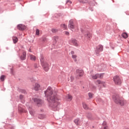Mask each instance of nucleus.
<instances>
[{
    "label": "nucleus",
    "instance_id": "f257e3e1",
    "mask_svg": "<svg viewBox=\"0 0 129 129\" xmlns=\"http://www.w3.org/2000/svg\"><path fill=\"white\" fill-rule=\"evenodd\" d=\"M44 93L47 97L49 106L52 108H56L60 104V102H59L60 98L57 96L56 94L53 93L51 87H48Z\"/></svg>",
    "mask_w": 129,
    "mask_h": 129
},
{
    "label": "nucleus",
    "instance_id": "f03ea898",
    "mask_svg": "<svg viewBox=\"0 0 129 129\" xmlns=\"http://www.w3.org/2000/svg\"><path fill=\"white\" fill-rule=\"evenodd\" d=\"M113 99L115 103L119 104L121 106L124 105L125 103H126V102L123 99V98H120L118 96H114L113 97Z\"/></svg>",
    "mask_w": 129,
    "mask_h": 129
},
{
    "label": "nucleus",
    "instance_id": "7ed1b4c3",
    "mask_svg": "<svg viewBox=\"0 0 129 129\" xmlns=\"http://www.w3.org/2000/svg\"><path fill=\"white\" fill-rule=\"evenodd\" d=\"M40 61L44 70L46 72L48 71L49 64H48V63L46 61H45V59H44V57L41 56Z\"/></svg>",
    "mask_w": 129,
    "mask_h": 129
},
{
    "label": "nucleus",
    "instance_id": "20e7f679",
    "mask_svg": "<svg viewBox=\"0 0 129 129\" xmlns=\"http://www.w3.org/2000/svg\"><path fill=\"white\" fill-rule=\"evenodd\" d=\"M76 72V78H77V79H80V78H81V77L83 76V71L78 70H77Z\"/></svg>",
    "mask_w": 129,
    "mask_h": 129
},
{
    "label": "nucleus",
    "instance_id": "39448f33",
    "mask_svg": "<svg viewBox=\"0 0 129 129\" xmlns=\"http://www.w3.org/2000/svg\"><path fill=\"white\" fill-rule=\"evenodd\" d=\"M113 80L114 83L117 85H120L121 84V80L119 78L118 76H115L113 78Z\"/></svg>",
    "mask_w": 129,
    "mask_h": 129
},
{
    "label": "nucleus",
    "instance_id": "423d86ee",
    "mask_svg": "<svg viewBox=\"0 0 129 129\" xmlns=\"http://www.w3.org/2000/svg\"><path fill=\"white\" fill-rule=\"evenodd\" d=\"M32 89L33 90H35V91H39V90L41 89V86L38 83H35L34 85H33Z\"/></svg>",
    "mask_w": 129,
    "mask_h": 129
},
{
    "label": "nucleus",
    "instance_id": "0eeeda50",
    "mask_svg": "<svg viewBox=\"0 0 129 129\" xmlns=\"http://www.w3.org/2000/svg\"><path fill=\"white\" fill-rule=\"evenodd\" d=\"M103 51V46L101 45H99L96 48V54H99L100 52H102Z\"/></svg>",
    "mask_w": 129,
    "mask_h": 129
},
{
    "label": "nucleus",
    "instance_id": "6e6552de",
    "mask_svg": "<svg viewBox=\"0 0 129 129\" xmlns=\"http://www.w3.org/2000/svg\"><path fill=\"white\" fill-rule=\"evenodd\" d=\"M103 77V74H97L96 75H93L92 76V78L93 79H97V78H102Z\"/></svg>",
    "mask_w": 129,
    "mask_h": 129
},
{
    "label": "nucleus",
    "instance_id": "1a4fd4ad",
    "mask_svg": "<svg viewBox=\"0 0 129 129\" xmlns=\"http://www.w3.org/2000/svg\"><path fill=\"white\" fill-rule=\"evenodd\" d=\"M69 28L72 30V29H75V26H74V23L73 22V20H70L69 22Z\"/></svg>",
    "mask_w": 129,
    "mask_h": 129
},
{
    "label": "nucleus",
    "instance_id": "9d476101",
    "mask_svg": "<svg viewBox=\"0 0 129 129\" xmlns=\"http://www.w3.org/2000/svg\"><path fill=\"white\" fill-rule=\"evenodd\" d=\"M34 101L37 104V105H38V106L43 103V101L37 98L34 99Z\"/></svg>",
    "mask_w": 129,
    "mask_h": 129
},
{
    "label": "nucleus",
    "instance_id": "9b49d317",
    "mask_svg": "<svg viewBox=\"0 0 129 129\" xmlns=\"http://www.w3.org/2000/svg\"><path fill=\"white\" fill-rule=\"evenodd\" d=\"M17 28L18 30H20V31H24V30H26V26L23 24L18 25Z\"/></svg>",
    "mask_w": 129,
    "mask_h": 129
},
{
    "label": "nucleus",
    "instance_id": "f8f14e48",
    "mask_svg": "<svg viewBox=\"0 0 129 129\" xmlns=\"http://www.w3.org/2000/svg\"><path fill=\"white\" fill-rule=\"evenodd\" d=\"M102 125L101 129H108V126L106 125V122L104 121L102 123Z\"/></svg>",
    "mask_w": 129,
    "mask_h": 129
},
{
    "label": "nucleus",
    "instance_id": "ddd939ff",
    "mask_svg": "<svg viewBox=\"0 0 129 129\" xmlns=\"http://www.w3.org/2000/svg\"><path fill=\"white\" fill-rule=\"evenodd\" d=\"M28 109L29 110V112L31 115H34L35 114V110H33L31 107H29L28 108Z\"/></svg>",
    "mask_w": 129,
    "mask_h": 129
},
{
    "label": "nucleus",
    "instance_id": "4468645a",
    "mask_svg": "<svg viewBox=\"0 0 129 129\" xmlns=\"http://www.w3.org/2000/svg\"><path fill=\"white\" fill-rule=\"evenodd\" d=\"M12 40L14 44H17V43H18V39L16 36H13L12 37Z\"/></svg>",
    "mask_w": 129,
    "mask_h": 129
},
{
    "label": "nucleus",
    "instance_id": "2eb2a0df",
    "mask_svg": "<svg viewBox=\"0 0 129 129\" xmlns=\"http://www.w3.org/2000/svg\"><path fill=\"white\" fill-rule=\"evenodd\" d=\"M38 118L39 119H44V118H46V115L40 114L38 115Z\"/></svg>",
    "mask_w": 129,
    "mask_h": 129
},
{
    "label": "nucleus",
    "instance_id": "dca6fc26",
    "mask_svg": "<svg viewBox=\"0 0 129 129\" xmlns=\"http://www.w3.org/2000/svg\"><path fill=\"white\" fill-rule=\"evenodd\" d=\"M27 55V53L26 52H23V54L21 56V60H25L26 59V56Z\"/></svg>",
    "mask_w": 129,
    "mask_h": 129
},
{
    "label": "nucleus",
    "instance_id": "f3484780",
    "mask_svg": "<svg viewBox=\"0 0 129 129\" xmlns=\"http://www.w3.org/2000/svg\"><path fill=\"white\" fill-rule=\"evenodd\" d=\"M74 122L77 125H79V124L80 123V120L79 118H77L74 120Z\"/></svg>",
    "mask_w": 129,
    "mask_h": 129
},
{
    "label": "nucleus",
    "instance_id": "a211bd4d",
    "mask_svg": "<svg viewBox=\"0 0 129 129\" xmlns=\"http://www.w3.org/2000/svg\"><path fill=\"white\" fill-rule=\"evenodd\" d=\"M67 99H68L69 101H71V100H72V96L69 94L67 95Z\"/></svg>",
    "mask_w": 129,
    "mask_h": 129
},
{
    "label": "nucleus",
    "instance_id": "6ab92c4d",
    "mask_svg": "<svg viewBox=\"0 0 129 129\" xmlns=\"http://www.w3.org/2000/svg\"><path fill=\"white\" fill-rule=\"evenodd\" d=\"M18 110L20 112H26V111H25V109H24V108H22V107L21 106H19Z\"/></svg>",
    "mask_w": 129,
    "mask_h": 129
},
{
    "label": "nucleus",
    "instance_id": "aec40b11",
    "mask_svg": "<svg viewBox=\"0 0 129 129\" xmlns=\"http://www.w3.org/2000/svg\"><path fill=\"white\" fill-rule=\"evenodd\" d=\"M122 37L123 38H124V39H126V38H127L128 37V35H127V33L124 32V33H123L121 35Z\"/></svg>",
    "mask_w": 129,
    "mask_h": 129
},
{
    "label": "nucleus",
    "instance_id": "412c9836",
    "mask_svg": "<svg viewBox=\"0 0 129 129\" xmlns=\"http://www.w3.org/2000/svg\"><path fill=\"white\" fill-rule=\"evenodd\" d=\"M85 37L88 39H90V38H91V34H90V33L88 32L85 34Z\"/></svg>",
    "mask_w": 129,
    "mask_h": 129
},
{
    "label": "nucleus",
    "instance_id": "4be33fe9",
    "mask_svg": "<svg viewBox=\"0 0 129 129\" xmlns=\"http://www.w3.org/2000/svg\"><path fill=\"white\" fill-rule=\"evenodd\" d=\"M72 43L75 46H78V43H77V40H76V39H73L72 40Z\"/></svg>",
    "mask_w": 129,
    "mask_h": 129
},
{
    "label": "nucleus",
    "instance_id": "5701e85b",
    "mask_svg": "<svg viewBox=\"0 0 129 129\" xmlns=\"http://www.w3.org/2000/svg\"><path fill=\"white\" fill-rule=\"evenodd\" d=\"M30 59L31 60H32V61H36V56H35L31 54L30 55Z\"/></svg>",
    "mask_w": 129,
    "mask_h": 129
},
{
    "label": "nucleus",
    "instance_id": "b1692460",
    "mask_svg": "<svg viewBox=\"0 0 129 129\" xmlns=\"http://www.w3.org/2000/svg\"><path fill=\"white\" fill-rule=\"evenodd\" d=\"M83 107L84 109H88V106L85 103H83Z\"/></svg>",
    "mask_w": 129,
    "mask_h": 129
},
{
    "label": "nucleus",
    "instance_id": "393cba45",
    "mask_svg": "<svg viewBox=\"0 0 129 129\" xmlns=\"http://www.w3.org/2000/svg\"><path fill=\"white\" fill-rule=\"evenodd\" d=\"M58 39H59V37H58V36H54L53 37V40H54L55 43H57Z\"/></svg>",
    "mask_w": 129,
    "mask_h": 129
},
{
    "label": "nucleus",
    "instance_id": "a878e982",
    "mask_svg": "<svg viewBox=\"0 0 129 129\" xmlns=\"http://www.w3.org/2000/svg\"><path fill=\"white\" fill-rule=\"evenodd\" d=\"M6 79V76L5 75H2L0 77V80L1 81H5V79Z\"/></svg>",
    "mask_w": 129,
    "mask_h": 129
},
{
    "label": "nucleus",
    "instance_id": "bb28decb",
    "mask_svg": "<svg viewBox=\"0 0 129 129\" xmlns=\"http://www.w3.org/2000/svg\"><path fill=\"white\" fill-rule=\"evenodd\" d=\"M61 28H63L64 30H67V25L65 24H61Z\"/></svg>",
    "mask_w": 129,
    "mask_h": 129
},
{
    "label": "nucleus",
    "instance_id": "cd10ccee",
    "mask_svg": "<svg viewBox=\"0 0 129 129\" xmlns=\"http://www.w3.org/2000/svg\"><path fill=\"white\" fill-rule=\"evenodd\" d=\"M97 83L98 84H104V82H102V81H99V80H97Z\"/></svg>",
    "mask_w": 129,
    "mask_h": 129
},
{
    "label": "nucleus",
    "instance_id": "c85d7f7f",
    "mask_svg": "<svg viewBox=\"0 0 129 129\" xmlns=\"http://www.w3.org/2000/svg\"><path fill=\"white\" fill-rule=\"evenodd\" d=\"M36 35H37V36H39V35H40V30H39V29H36Z\"/></svg>",
    "mask_w": 129,
    "mask_h": 129
},
{
    "label": "nucleus",
    "instance_id": "c756f323",
    "mask_svg": "<svg viewBox=\"0 0 129 129\" xmlns=\"http://www.w3.org/2000/svg\"><path fill=\"white\" fill-rule=\"evenodd\" d=\"M88 95L89 98H92V96H93V94L91 93H89Z\"/></svg>",
    "mask_w": 129,
    "mask_h": 129
},
{
    "label": "nucleus",
    "instance_id": "7c9ffc66",
    "mask_svg": "<svg viewBox=\"0 0 129 129\" xmlns=\"http://www.w3.org/2000/svg\"><path fill=\"white\" fill-rule=\"evenodd\" d=\"M52 33H56L57 32H58V30L56 29H52L51 30Z\"/></svg>",
    "mask_w": 129,
    "mask_h": 129
},
{
    "label": "nucleus",
    "instance_id": "2f4dec72",
    "mask_svg": "<svg viewBox=\"0 0 129 129\" xmlns=\"http://www.w3.org/2000/svg\"><path fill=\"white\" fill-rule=\"evenodd\" d=\"M77 57V55L73 54V55H72V58L73 59H76Z\"/></svg>",
    "mask_w": 129,
    "mask_h": 129
},
{
    "label": "nucleus",
    "instance_id": "473e14b6",
    "mask_svg": "<svg viewBox=\"0 0 129 129\" xmlns=\"http://www.w3.org/2000/svg\"><path fill=\"white\" fill-rule=\"evenodd\" d=\"M20 99H24V96L22 95H20L19 96Z\"/></svg>",
    "mask_w": 129,
    "mask_h": 129
},
{
    "label": "nucleus",
    "instance_id": "72a5a7b5",
    "mask_svg": "<svg viewBox=\"0 0 129 129\" xmlns=\"http://www.w3.org/2000/svg\"><path fill=\"white\" fill-rule=\"evenodd\" d=\"M64 33L66 35H67V36H69V32H67V31H65Z\"/></svg>",
    "mask_w": 129,
    "mask_h": 129
},
{
    "label": "nucleus",
    "instance_id": "f704fd0d",
    "mask_svg": "<svg viewBox=\"0 0 129 129\" xmlns=\"http://www.w3.org/2000/svg\"><path fill=\"white\" fill-rule=\"evenodd\" d=\"M59 43H62V44H63V39H60V40H59Z\"/></svg>",
    "mask_w": 129,
    "mask_h": 129
},
{
    "label": "nucleus",
    "instance_id": "c9c22d12",
    "mask_svg": "<svg viewBox=\"0 0 129 129\" xmlns=\"http://www.w3.org/2000/svg\"><path fill=\"white\" fill-rule=\"evenodd\" d=\"M68 3H69V4H72V2L71 1H68L67 2V4H68Z\"/></svg>",
    "mask_w": 129,
    "mask_h": 129
},
{
    "label": "nucleus",
    "instance_id": "e433bc0d",
    "mask_svg": "<svg viewBox=\"0 0 129 129\" xmlns=\"http://www.w3.org/2000/svg\"><path fill=\"white\" fill-rule=\"evenodd\" d=\"M21 92L22 93H26V91H25L24 90H21Z\"/></svg>",
    "mask_w": 129,
    "mask_h": 129
},
{
    "label": "nucleus",
    "instance_id": "4c0bfd02",
    "mask_svg": "<svg viewBox=\"0 0 129 129\" xmlns=\"http://www.w3.org/2000/svg\"><path fill=\"white\" fill-rule=\"evenodd\" d=\"M34 67L35 68H38V64H34Z\"/></svg>",
    "mask_w": 129,
    "mask_h": 129
},
{
    "label": "nucleus",
    "instance_id": "58836bf2",
    "mask_svg": "<svg viewBox=\"0 0 129 129\" xmlns=\"http://www.w3.org/2000/svg\"><path fill=\"white\" fill-rule=\"evenodd\" d=\"M46 39L45 37H44V38L43 39V41L44 42H45V41H46Z\"/></svg>",
    "mask_w": 129,
    "mask_h": 129
},
{
    "label": "nucleus",
    "instance_id": "ea45409f",
    "mask_svg": "<svg viewBox=\"0 0 129 129\" xmlns=\"http://www.w3.org/2000/svg\"><path fill=\"white\" fill-rule=\"evenodd\" d=\"M71 54H72V55H73V54H74V51H72Z\"/></svg>",
    "mask_w": 129,
    "mask_h": 129
},
{
    "label": "nucleus",
    "instance_id": "a19ab883",
    "mask_svg": "<svg viewBox=\"0 0 129 129\" xmlns=\"http://www.w3.org/2000/svg\"><path fill=\"white\" fill-rule=\"evenodd\" d=\"M72 78H73V77H71V79H72Z\"/></svg>",
    "mask_w": 129,
    "mask_h": 129
},
{
    "label": "nucleus",
    "instance_id": "79ce46f5",
    "mask_svg": "<svg viewBox=\"0 0 129 129\" xmlns=\"http://www.w3.org/2000/svg\"><path fill=\"white\" fill-rule=\"evenodd\" d=\"M80 3H81V1H80Z\"/></svg>",
    "mask_w": 129,
    "mask_h": 129
}]
</instances>
